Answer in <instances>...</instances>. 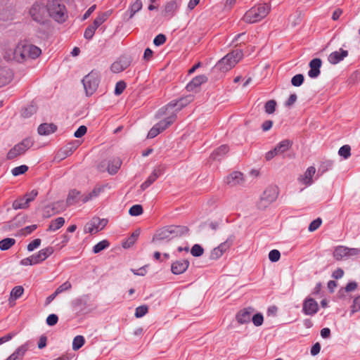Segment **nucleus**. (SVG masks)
I'll use <instances>...</instances> for the list:
<instances>
[{
  "mask_svg": "<svg viewBox=\"0 0 360 360\" xmlns=\"http://www.w3.org/2000/svg\"><path fill=\"white\" fill-rule=\"evenodd\" d=\"M41 53V49L39 47L20 41L15 46L5 50L4 58L7 60L23 63L28 59L37 58Z\"/></svg>",
  "mask_w": 360,
  "mask_h": 360,
  "instance_id": "1",
  "label": "nucleus"
},
{
  "mask_svg": "<svg viewBox=\"0 0 360 360\" xmlns=\"http://www.w3.org/2000/svg\"><path fill=\"white\" fill-rule=\"evenodd\" d=\"M188 229L184 226H168L158 230L153 236L152 243L159 247L164 243H167L174 238L186 234Z\"/></svg>",
  "mask_w": 360,
  "mask_h": 360,
  "instance_id": "2",
  "label": "nucleus"
},
{
  "mask_svg": "<svg viewBox=\"0 0 360 360\" xmlns=\"http://www.w3.org/2000/svg\"><path fill=\"white\" fill-rule=\"evenodd\" d=\"M243 56V51L236 49L219 60L215 65L214 69L226 72L233 68L242 59Z\"/></svg>",
  "mask_w": 360,
  "mask_h": 360,
  "instance_id": "3",
  "label": "nucleus"
},
{
  "mask_svg": "<svg viewBox=\"0 0 360 360\" xmlns=\"http://www.w3.org/2000/svg\"><path fill=\"white\" fill-rule=\"evenodd\" d=\"M270 10L271 7L267 4L257 5L245 13L243 20L248 23H255L265 18Z\"/></svg>",
  "mask_w": 360,
  "mask_h": 360,
  "instance_id": "4",
  "label": "nucleus"
},
{
  "mask_svg": "<svg viewBox=\"0 0 360 360\" xmlns=\"http://www.w3.org/2000/svg\"><path fill=\"white\" fill-rule=\"evenodd\" d=\"M47 11L51 18L60 23L65 22L68 18L65 6L58 0H53L48 3Z\"/></svg>",
  "mask_w": 360,
  "mask_h": 360,
  "instance_id": "5",
  "label": "nucleus"
},
{
  "mask_svg": "<svg viewBox=\"0 0 360 360\" xmlns=\"http://www.w3.org/2000/svg\"><path fill=\"white\" fill-rule=\"evenodd\" d=\"M278 189L276 186H269L266 188L261 195L257 203V208L265 210L278 198Z\"/></svg>",
  "mask_w": 360,
  "mask_h": 360,
  "instance_id": "6",
  "label": "nucleus"
},
{
  "mask_svg": "<svg viewBox=\"0 0 360 360\" xmlns=\"http://www.w3.org/2000/svg\"><path fill=\"white\" fill-rule=\"evenodd\" d=\"M100 82L99 72L92 70L82 79V84L86 96H91L98 89Z\"/></svg>",
  "mask_w": 360,
  "mask_h": 360,
  "instance_id": "7",
  "label": "nucleus"
},
{
  "mask_svg": "<svg viewBox=\"0 0 360 360\" xmlns=\"http://www.w3.org/2000/svg\"><path fill=\"white\" fill-rule=\"evenodd\" d=\"M34 141L30 138L24 139L20 143L14 146L7 153V159L13 160L24 154L33 146Z\"/></svg>",
  "mask_w": 360,
  "mask_h": 360,
  "instance_id": "8",
  "label": "nucleus"
},
{
  "mask_svg": "<svg viewBox=\"0 0 360 360\" xmlns=\"http://www.w3.org/2000/svg\"><path fill=\"white\" fill-rule=\"evenodd\" d=\"M108 221L106 219L94 217L85 224L84 231V233H89L91 234L96 233L105 228Z\"/></svg>",
  "mask_w": 360,
  "mask_h": 360,
  "instance_id": "9",
  "label": "nucleus"
},
{
  "mask_svg": "<svg viewBox=\"0 0 360 360\" xmlns=\"http://www.w3.org/2000/svg\"><path fill=\"white\" fill-rule=\"evenodd\" d=\"M193 101V96L188 95L185 97L181 98L179 100L176 101L170 102L166 106V110H170L174 109L175 112L181 110L184 107L186 106L188 103Z\"/></svg>",
  "mask_w": 360,
  "mask_h": 360,
  "instance_id": "10",
  "label": "nucleus"
},
{
  "mask_svg": "<svg viewBox=\"0 0 360 360\" xmlns=\"http://www.w3.org/2000/svg\"><path fill=\"white\" fill-rule=\"evenodd\" d=\"M319 311V304L317 302L311 298L307 297L302 304V311L304 314L309 316H314Z\"/></svg>",
  "mask_w": 360,
  "mask_h": 360,
  "instance_id": "11",
  "label": "nucleus"
},
{
  "mask_svg": "<svg viewBox=\"0 0 360 360\" xmlns=\"http://www.w3.org/2000/svg\"><path fill=\"white\" fill-rule=\"evenodd\" d=\"M131 61L129 57L121 56L111 65L110 70L114 73L121 72L130 65Z\"/></svg>",
  "mask_w": 360,
  "mask_h": 360,
  "instance_id": "12",
  "label": "nucleus"
},
{
  "mask_svg": "<svg viewBox=\"0 0 360 360\" xmlns=\"http://www.w3.org/2000/svg\"><path fill=\"white\" fill-rule=\"evenodd\" d=\"M316 174V168L313 166L309 167L304 174L300 175L297 178V181L300 184L305 186H311L314 181H313V176Z\"/></svg>",
  "mask_w": 360,
  "mask_h": 360,
  "instance_id": "13",
  "label": "nucleus"
},
{
  "mask_svg": "<svg viewBox=\"0 0 360 360\" xmlns=\"http://www.w3.org/2000/svg\"><path fill=\"white\" fill-rule=\"evenodd\" d=\"M44 8L38 3H34L30 9V15L33 20L39 22L44 23Z\"/></svg>",
  "mask_w": 360,
  "mask_h": 360,
  "instance_id": "14",
  "label": "nucleus"
},
{
  "mask_svg": "<svg viewBox=\"0 0 360 360\" xmlns=\"http://www.w3.org/2000/svg\"><path fill=\"white\" fill-rule=\"evenodd\" d=\"M254 311V308L251 307L244 308L237 313L236 319L240 324L248 323L250 321L252 314Z\"/></svg>",
  "mask_w": 360,
  "mask_h": 360,
  "instance_id": "15",
  "label": "nucleus"
},
{
  "mask_svg": "<svg viewBox=\"0 0 360 360\" xmlns=\"http://www.w3.org/2000/svg\"><path fill=\"white\" fill-rule=\"evenodd\" d=\"M321 65L322 60L320 58H316L312 59L309 63L310 69L308 71V76L312 79L317 78L321 74L320 68Z\"/></svg>",
  "mask_w": 360,
  "mask_h": 360,
  "instance_id": "16",
  "label": "nucleus"
},
{
  "mask_svg": "<svg viewBox=\"0 0 360 360\" xmlns=\"http://www.w3.org/2000/svg\"><path fill=\"white\" fill-rule=\"evenodd\" d=\"M13 77V73L12 70L7 67L0 65V87L9 84Z\"/></svg>",
  "mask_w": 360,
  "mask_h": 360,
  "instance_id": "17",
  "label": "nucleus"
},
{
  "mask_svg": "<svg viewBox=\"0 0 360 360\" xmlns=\"http://www.w3.org/2000/svg\"><path fill=\"white\" fill-rule=\"evenodd\" d=\"M164 172V169L161 167L155 168L152 174L147 178V179L141 185L142 191L146 190Z\"/></svg>",
  "mask_w": 360,
  "mask_h": 360,
  "instance_id": "18",
  "label": "nucleus"
},
{
  "mask_svg": "<svg viewBox=\"0 0 360 360\" xmlns=\"http://www.w3.org/2000/svg\"><path fill=\"white\" fill-rule=\"evenodd\" d=\"M348 51L340 49L339 51L332 52L328 57V60L330 64L336 65L343 60L348 56Z\"/></svg>",
  "mask_w": 360,
  "mask_h": 360,
  "instance_id": "19",
  "label": "nucleus"
},
{
  "mask_svg": "<svg viewBox=\"0 0 360 360\" xmlns=\"http://www.w3.org/2000/svg\"><path fill=\"white\" fill-rule=\"evenodd\" d=\"M188 266L189 262L187 259L176 260L172 263L171 271L174 274H181L186 271Z\"/></svg>",
  "mask_w": 360,
  "mask_h": 360,
  "instance_id": "20",
  "label": "nucleus"
},
{
  "mask_svg": "<svg viewBox=\"0 0 360 360\" xmlns=\"http://www.w3.org/2000/svg\"><path fill=\"white\" fill-rule=\"evenodd\" d=\"M226 182L230 186L240 185L243 182V174L240 172H233L226 177Z\"/></svg>",
  "mask_w": 360,
  "mask_h": 360,
  "instance_id": "21",
  "label": "nucleus"
},
{
  "mask_svg": "<svg viewBox=\"0 0 360 360\" xmlns=\"http://www.w3.org/2000/svg\"><path fill=\"white\" fill-rule=\"evenodd\" d=\"M207 81V78L205 75L196 76L186 85V89L188 91H194L202 84L205 83Z\"/></svg>",
  "mask_w": 360,
  "mask_h": 360,
  "instance_id": "22",
  "label": "nucleus"
},
{
  "mask_svg": "<svg viewBox=\"0 0 360 360\" xmlns=\"http://www.w3.org/2000/svg\"><path fill=\"white\" fill-rule=\"evenodd\" d=\"M53 253V248L52 247H47L46 248L41 249L37 254H34L32 255L34 257L36 264H39V263L44 261Z\"/></svg>",
  "mask_w": 360,
  "mask_h": 360,
  "instance_id": "23",
  "label": "nucleus"
},
{
  "mask_svg": "<svg viewBox=\"0 0 360 360\" xmlns=\"http://www.w3.org/2000/svg\"><path fill=\"white\" fill-rule=\"evenodd\" d=\"M176 113L172 112L171 115L157 123L155 124V127H157L160 132H162L165 129H166L169 125H171L176 120Z\"/></svg>",
  "mask_w": 360,
  "mask_h": 360,
  "instance_id": "24",
  "label": "nucleus"
},
{
  "mask_svg": "<svg viewBox=\"0 0 360 360\" xmlns=\"http://www.w3.org/2000/svg\"><path fill=\"white\" fill-rule=\"evenodd\" d=\"M122 165V160L119 158H113L108 162V172L110 174H115Z\"/></svg>",
  "mask_w": 360,
  "mask_h": 360,
  "instance_id": "25",
  "label": "nucleus"
},
{
  "mask_svg": "<svg viewBox=\"0 0 360 360\" xmlns=\"http://www.w3.org/2000/svg\"><path fill=\"white\" fill-rule=\"evenodd\" d=\"M57 127L54 124L44 123L41 124L38 127V133L40 135H49L55 132Z\"/></svg>",
  "mask_w": 360,
  "mask_h": 360,
  "instance_id": "26",
  "label": "nucleus"
},
{
  "mask_svg": "<svg viewBox=\"0 0 360 360\" xmlns=\"http://www.w3.org/2000/svg\"><path fill=\"white\" fill-rule=\"evenodd\" d=\"M228 146L222 145L213 151L210 158L214 160H220L228 153Z\"/></svg>",
  "mask_w": 360,
  "mask_h": 360,
  "instance_id": "27",
  "label": "nucleus"
},
{
  "mask_svg": "<svg viewBox=\"0 0 360 360\" xmlns=\"http://www.w3.org/2000/svg\"><path fill=\"white\" fill-rule=\"evenodd\" d=\"M66 205H64L63 202H56L51 205L46 207V212L49 213L48 216L52 214L59 213L60 211L64 210L66 208Z\"/></svg>",
  "mask_w": 360,
  "mask_h": 360,
  "instance_id": "28",
  "label": "nucleus"
},
{
  "mask_svg": "<svg viewBox=\"0 0 360 360\" xmlns=\"http://www.w3.org/2000/svg\"><path fill=\"white\" fill-rule=\"evenodd\" d=\"M79 200H82L80 192L76 190H72L69 192V194L66 199V206H70L77 202Z\"/></svg>",
  "mask_w": 360,
  "mask_h": 360,
  "instance_id": "29",
  "label": "nucleus"
},
{
  "mask_svg": "<svg viewBox=\"0 0 360 360\" xmlns=\"http://www.w3.org/2000/svg\"><path fill=\"white\" fill-rule=\"evenodd\" d=\"M292 145V141L288 139H284L278 143L274 148L278 154H281L289 150Z\"/></svg>",
  "mask_w": 360,
  "mask_h": 360,
  "instance_id": "30",
  "label": "nucleus"
},
{
  "mask_svg": "<svg viewBox=\"0 0 360 360\" xmlns=\"http://www.w3.org/2000/svg\"><path fill=\"white\" fill-rule=\"evenodd\" d=\"M177 7L178 6L176 1L172 0L167 2L165 6L163 15L165 16L172 17L174 15L176 10L177 9Z\"/></svg>",
  "mask_w": 360,
  "mask_h": 360,
  "instance_id": "31",
  "label": "nucleus"
},
{
  "mask_svg": "<svg viewBox=\"0 0 360 360\" xmlns=\"http://www.w3.org/2000/svg\"><path fill=\"white\" fill-rule=\"evenodd\" d=\"M23 292H24V289L22 286H20V285L15 286L11 292L10 297L8 299L9 303L10 304L14 303L17 299H18L19 297H20L22 296V295L23 294Z\"/></svg>",
  "mask_w": 360,
  "mask_h": 360,
  "instance_id": "32",
  "label": "nucleus"
},
{
  "mask_svg": "<svg viewBox=\"0 0 360 360\" xmlns=\"http://www.w3.org/2000/svg\"><path fill=\"white\" fill-rule=\"evenodd\" d=\"M333 257L336 260H341L347 257V247L338 246L333 252Z\"/></svg>",
  "mask_w": 360,
  "mask_h": 360,
  "instance_id": "33",
  "label": "nucleus"
},
{
  "mask_svg": "<svg viewBox=\"0 0 360 360\" xmlns=\"http://www.w3.org/2000/svg\"><path fill=\"white\" fill-rule=\"evenodd\" d=\"M103 190V188L102 187L94 188L93 191L89 192V193L81 195L82 201L83 202H88L89 200L93 199L94 198L98 196V195Z\"/></svg>",
  "mask_w": 360,
  "mask_h": 360,
  "instance_id": "34",
  "label": "nucleus"
},
{
  "mask_svg": "<svg viewBox=\"0 0 360 360\" xmlns=\"http://www.w3.org/2000/svg\"><path fill=\"white\" fill-rule=\"evenodd\" d=\"M27 347L26 345H22L19 347L15 352H13L10 356H8L6 360H18L22 358L25 352L27 351Z\"/></svg>",
  "mask_w": 360,
  "mask_h": 360,
  "instance_id": "35",
  "label": "nucleus"
},
{
  "mask_svg": "<svg viewBox=\"0 0 360 360\" xmlns=\"http://www.w3.org/2000/svg\"><path fill=\"white\" fill-rule=\"evenodd\" d=\"M139 235H140V230L139 229L135 230L131 233V235L127 239V240L122 243V247L124 248H129L130 247H131L134 244L136 240H137Z\"/></svg>",
  "mask_w": 360,
  "mask_h": 360,
  "instance_id": "36",
  "label": "nucleus"
},
{
  "mask_svg": "<svg viewBox=\"0 0 360 360\" xmlns=\"http://www.w3.org/2000/svg\"><path fill=\"white\" fill-rule=\"evenodd\" d=\"M15 240L12 238H6L0 240V250L2 251L8 250L15 244Z\"/></svg>",
  "mask_w": 360,
  "mask_h": 360,
  "instance_id": "37",
  "label": "nucleus"
},
{
  "mask_svg": "<svg viewBox=\"0 0 360 360\" xmlns=\"http://www.w3.org/2000/svg\"><path fill=\"white\" fill-rule=\"evenodd\" d=\"M65 224V219L63 217H58L50 224L48 230L55 231L62 227Z\"/></svg>",
  "mask_w": 360,
  "mask_h": 360,
  "instance_id": "38",
  "label": "nucleus"
},
{
  "mask_svg": "<svg viewBox=\"0 0 360 360\" xmlns=\"http://www.w3.org/2000/svg\"><path fill=\"white\" fill-rule=\"evenodd\" d=\"M37 112V107L34 105H30L27 107L24 108L21 110V115L27 118L32 116L33 114H34Z\"/></svg>",
  "mask_w": 360,
  "mask_h": 360,
  "instance_id": "39",
  "label": "nucleus"
},
{
  "mask_svg": "<svg viewBox=\"0 0 360 360\" xmlns=\"http://www.w3.org/2000/svg\"><path fill=\"white\" fill-rule=\"evenodd\" d=\"M85 343V339L82 335H77L72 341V349L77 351Z\"/></svg>",
  "mask_w": 360,
  "mask_h": 360,
  "instance_id": "40",
  "label": "nucleus"
},
{
  "mask_svg": "<svg viewBox=\"0 0 360 360\" xmlns=\"http://www.w3.org/2000/svg\"><path fill=\"white\" fill-rule=\"evenodd\" d=\"M142 2L141 0H136L131 6L129 9L130 12L129 18H131L135 13L139 11L142 8Z\"/></svg>",
  "mask_w": 360,
  "mask_h": 360,
  "instance_id": "41",
  "label": "nucleus"
},
{
  "mask_svg": "<svg viewBox=\"0 0 360 360\" xmlns=\"http://www.w3.org/2000/svg\"><path fill=\"white\" fill-rule=\"evenodd\" d=\"M109 13L108 12H105L101 13L94 21L93 27L95 28H98L101 25H102L108 18Z\"/></svg>",
  "mask_w": 360,
  "mask_h": 360,
  "instance_id": "42",
  "label": "nucleus"
},
{
  "mask_svg": "<svg viewBox=\"0 0 360 360\" xmlns=\"http://www.w3.org/2000/svg\"><path fill=\"white\" fill-rule=\"evenodd\" d=\"M12 206L14 210H19V209H25L29 206V205L26 202L25 198L24 196L22 198H19V199L14 200Z\"/></svg>",
  "mask_w": 360,
  "mask_h": 360,
  "instance_id": "43",
  "label": "nucleus"
},
{
  "mask_svg": "<svg viewBox=\"0 0 360 360\" xmlns=\"http://www.w3.org/2000/svg\"><path fill=\"white\" fill-rule=\"evenodd\" d=\"M234 236H230L226 241L221 243L218 248L221 250V252L224 253L227 250L230 248V247L232 245L233 240H234Z\"/></svg>",
  "mask_w": 360,
  "mask_h": 360,
  "instance_id": "44",
  "label": "nucleus"
},
{
  "mask_svg": "<svg viewBox=\"0 0 360 360\" xmlns=\"http://www.w3.org/2000/svg\"><path fill=\"white\" fill-rule=\"evenodd\" d=\"M110 245V243L107 240H103L100 241L96 245H95L93 248V252L95 254H97L105 248H108Z\"/></svg>",
  "mask_w": 360,
  "mask_h": 360,
  "instance_id": "45",
  "label": "nucleus"
},
{
  "mask_svg": "<svg viewBox=\"0 0 360 360\" xmlns=\"http://www.w3.org/2000/svg\"><path fill=\"white\" fill-rule=\"evenodd\" d=\"M79 145V141H75V142L68 143L63 149L65 150V153H66V155H70Z\"/></svg>",
  "mask_w": 360,
  "mask_h": 360,
  "instance_id": "46",
  "label": "nucleus"
},
{
  "mask_svg": "<svg viewBox=\"0 0 360 360\" xmlns=\"http://www.w3.org/2000/svg\"><path fill=\"white\" fill-rule=\"evenodd\" d=\"M351 148L349 145L342 146L338 150V154L344 159H348L351 156Z\"/></svg>",
  "mask_w": 360,
  "mask_h": 360,
  "instance_id": "47",
  "label": "nucleus"
},
{
  "mask_svg": "<svg viewBox=\"0 0 360 360\" xmlns=\"http://www.w3.org/2000/svg\"><path fill=\"white\" fill-rule=\"evenodd\" d=\"M276 102L275 100L268 101L264 105V110L266 113L272 114L276 110Z\"/></svg>",
  "mask_w": 360,
  "mask_h": 360,
  "instance_id": "48",
  "label": "nucleus"
},
{
  "mask_svg": "<svg viewBox=\"0 0 360 360\" xmlns=\"http://www.w3.org/2000/svg\"><path fill=\"white\" fill-rule=\"evenodd\" d=\"M333 162L331 160H327L321 165V167H319L318 170V176L320 174H323L324 172H326L328 169H330L333 167Z\"/></svg>",
  "mask_w": 360,
  "mask_h": 360,
  "instance_id": "49",
  "label": "nucleus"
},
{
  "mask_svg": "<svg viewBox=\"0 0 360 360\" xmlns=\"http://www.w3.org/2000/svg\"><path fill=\"white\" fill-rule=\"evenodd\" d=\"M304 80V75L302 74H297L292 78L291 84L294 86H300L303 84Z\"/></svg>",
  "mask_w": 360,
  "mask_h": 360,
  "instance_id": "50",
  "label": "nucleus"
},
{
  "mask_svg": "<svg viewBox=\"0 0 360 360\" xmlns=\"http://www.w3.org/2000/svg\"><path fill=\"white\" fill-rule=\"evenodd\" d=\"M129 213L131 216L141 215L143 213V207L141 205H134L130 207Z\"/></svg>",
  "mask_w": 360,
  "mask_h": 360,
  "instance_id": "51",
  "label": "nucleus"
},
{
  "mask_svg": "<svg viewBox=\"0 0 360 360\" xmlns=\"http://www.w3.org/2000/svg\"><path fill=\"white\" fill-rule=\"evenodd\" d=\"M203 252V248L198 244H195L191 250V253L193 257H200Z\"/></svg>",
  "mask_w": 360,
  "mask_h": 360,
  "instance_id": "52",
  "label": "nucleus"
},
{
  "mask_svg": "<svg viewBox=\"0 0 360 360\" xmlns=\"http://www.w3.org/2000/svg\"><path fill=\"white\" fill-rule=\"evenodd\" d=\"M357 311H360V295L356 297L353 300L351 306V315Z\"/></svg>",
  "mask_w": 360,
  "mask_h": 360,
  "instance_id": "53",
  "label": "nucleus"
},
{
  "mask_svg": "<svg viewBox=\"0 0 360 360\" xmlns=\"http://www.w3.org/2000/svg\"><path fill=\"white\" fill-rule=\"evenodd\" d=\"M148 311V308L146 305H141L136 309L135 316L136 318H141L145 316Z\"/></svg>",
  "mask_w": 360,
  "mask_h": 360,
  "instance_id": "54",
  "label": "nucleus"
},
{
  "mask_svg": "<svg viewBox=\"0 0 360 360\" xmlns=\"http://www.w3.org/2000/svg\"><path fill=\"white\" fill-rule=\"evenodd\" d=\"M27 170L28 167L23 165L13 168L11 171V173L13 176H18L25 173Z\"/></svg>",
  "mask_w": 360,
  "mask_h": 360,
  "instance_id": "55",
  "label": "nucleus"
},
{
  "mask_svg": "<svg viewBox=\"0 0 360 360\" xmlns=\"http://www.w3.org/2000/svg\"><path fill=\"white\" fill-rule=\"evenodd\" d=\"M96 30V28L93 27V25H90L89 26H88L84 31V38L88 40L91 39L94 35Z\"/></svg>",
  "mask_w": 360,
  "mask_h": 360,
  "instance_id": "56",
  "label": "nucleus"
},
{
  "mask_svg": "<svg viewBox=\"0 0 360 360\" xmlns=\"http://www.w3.org/2000/svg\"><path fill=\"white\" fill-rule=\"evenodd\" d=\"M251 319H252L253 324L255 326H260L262 325V323L264 322L263 315L260 313H257V314H255Z\"/></svg>",
  "mask_w": 360,
  "mask_h": 360,
  "instance_id": "57",
  "label": "nucleus"
},
{
  "mask_svg": "<svg viewBox=\"0 0 360 360\" xmlns=\"http://www.w3.org/2000/svg\"><path fill=\"white\" fill-rule=\"evenodd\" d=\"M126 88V83L124 81L117 82L115 88V94L117 96L120 95Z\"/></svg>",
  "mask_w": 360,
  "mask_h": 360,
  "instance_id": "58",
  "label": "nucleus"
},
{
  "mask_svg": "<svg viewBox=\"0 0 360 360\" xmlns=\"http://www.w3.org/2000/svg\"><path fill=\"white\" fill-rule=\"evenodd\" d=\"M281 253L278 250H272L269 253V259L272 262H276L279 260Z\"/></svg>",
  "mask_w": 360,
  "mask_h": 360,
  "instance_id": "59",
  "label": "nucleus"
},
{
  "mask_svg": "<svg viewBox=\"0 0 360 360\" xmlns=\"http://www.w3.org/2000/svg\"><path fill=\"white\" fill-rule=\"evenodd\" d=\"M321 223L322 220L321 218H317L312 221L309 226V231L311 232L316 231L321 226Z\"/></svg>",
  "mask_w": 360,
  "mask_h": 360,
  "instance_id": "60",
  "label": "nucleus"
},
{
  "mask_svg": "<svg viewBox=\"0 0 360 360\" xmlns=\"http://www.w3.org/2000/svg\"><path fill=\"white\" fill-rule=\"evenodd\" d=\"M41 240L39 238L34 239V240H32L27 245V250L29 252H32L34 249L39 248L41 244Z\"/></svg>",
  "mask_w": 360,
  "mask_h": 360,
  "instance_id": "61",
  "label": "nucleus"
},
{
  "mask_svg": "<svg viewBox=\"0 0 360 360\" xmlns=\"http://www.w3.org/2000/svg\"><path fill=\"white\" fill-rule=\"evenodd\" d=\"M165 41H166V37L163 34H159L153 39V44L157 46L162 45Z\"/></svg>",
  "mask_w": 360,
  "mask_h": 360,
  "instance_id": "62",
  "label": "nucleus"
},
{
  "mask_svg": "<svg viewBox=\"0 0 360 360\" xmlns=\"http://www.w3.org/2000/svg\"><path fill=\"white\" fill-rule=\"evenodd\" d=\"M58 321V317L57 315L52 314L48 316L46 318V323L50 326H55Z\"/></svg>",
  "mask_w": 360,
  "mask_h": 360,
  "instance_id": "63",
  "label": "nucleus"
},
{
  "mask_svg": "<svg viewBox=\"0 0 360 360\" xmlns=\"http://www.w3.org/2000/svg\"><path fill=\"white\" fill-rule=\"evenodd\" d=\"M38 192L36 190H32L31 192L27 193L25 195V200L29 205L30 202L33 201L37 196Z\"/></svg>",
  "mask_w": 360,
  "mask_h": 360,
  "instance_id": "64",
  "label": "nucleus"
}]
</instances>
